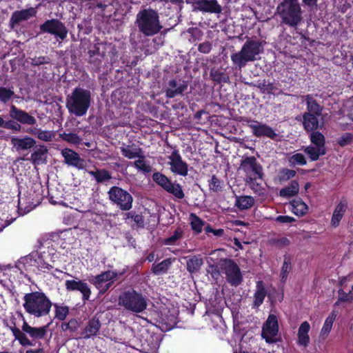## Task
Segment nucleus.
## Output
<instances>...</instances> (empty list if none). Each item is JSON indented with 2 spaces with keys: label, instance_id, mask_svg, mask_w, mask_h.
Here are the masks:
<instances>
[{
  "label": "nucleus",
  "instance_id": "e2e57ef3",
  "mask_svg": "<svg viewBox=\"0 0 353 353\" xmlns=\"http://www.w3.org/2000/svg\"><path fill=\"white\" fill-rule=\"evenodd\" d=\"M54 134L51 131H46L39 130L37 137L39 139L43 141H51L53 139Z\"/></svg>",
  "mask_w": 353,
  "mask_h": 353
},
{
  "label": "nucleus",
  "instance_id": "3c124183",
  "mask_svg": "<svg viewBox=\"0 0 353 353\" xmlns=\"http://www.w3.org/2000/svg\"><path fill=\"white\" fill-rule=\"evenodd\" d=\"M79 327V323L78 321L74 319H70L68 322H62L61 324V330L63 332H67L69 331L70 332H75L77 331L78 328Z\"/></svg>",
  "mask_w": 353,
  "mask_h": 353
},
{
  "label": "nucleus",
  "instance_id": "7ed1b4c3",
  "mask_svg": "<svg viewBox=\"0 0 353 353\" xmlns=\"http://www.w3.org/2000/svg\"><path fill=\"white\" fill-rule=\"evenodd\" d=\"M263 52L262 42L259 40L248 38L243 45L240 51L231 54L233 65L241 69L249 62L259 59V55Z\"/></svg>",
  "mask_w": 353,
  "mask_h": 353
},
{
  "label": "nucleus",
  "instance_id": "69168bd1",
  "mask_svg": "<svg viewBox=\"0 0 353 353\" xmlns=\"http://www.w3.org/2000/svg\"><path fill=\"white\" fill-rule=\"evenodd\" d=\"M220 270L216 265H210L209 269L207 271L208 273L210 274L213 279L218 280L221 276Z\"/></svg>",
  "mask_w": 353,
  "mask_h": 353
},
{
  "label": "nucleus",
  "instance_id": "5701e85b",
  "mask_svg": "<svg viewBox=\"0 0 353 353\" xmlns=\"http://www.w3.org/2000/svg\"><path fill=\"white\" fill-rule=\"evenodd\" d=\"M254 123L248 124L252 130V134L256 137H266L274 139L276 137L274 130L269 125L253 121Z\"/></svg>",
  "mask_w": 353,
  "mask_h": 353
},
{
  "label": "nucleus",
  "instance_id": "052dcab7",
  "mask_svg": "<svg viewBox=\"0 0 353 353\" xmlns=\"http://www.w3.org/2000/svg\"><path fill=\"white\" fill-rule=\"evenodd\" d=\"M51 59L48 56L35 57L31 60V65L33 66H39L43 64L50 63Z\"/></svg>",
  "mask_w": 353,
  "mask_h": 353
},
{
  "label": "nucleus",
  "instance_id": "39448f33",
  "mask_svg": "<svg viewBox=\"0 0 353 353\" xmlns=\"http://www.w3.org/2000/svg\"><path fill=\"white\" fill-rule=\"evenodd\" d=\"M281 23L296 28L302 21V10L299 0H283L276 7Z\"/></svg>",
  "mask_w": 353,
  "mask_h": 353
},
{
  "label": "nucleus",
  "instance_id": "ea45409f",
  "mask_svg": "<svg viewBox=\"0 0 353 353\" xmlns=\"http://www.w3.org/2000/svg\"><path fill=\"white\" fill-rule=\"evenodd\" d=\"M152 179L164 190H167L169 185L172 183L168 177L159 172H156L152 174Z\"/></svg>",
  "mask_w": 353,
  "mask_h": 353
},
{
  "label": "nucleus",
  "instance_id": "bf43d9fd",
  "mask_svg": "<svg viewBox=\"0 0 353 353\" xmlns=\"http://www.w3.org/2000/svg\"><path fill=\"white\" fill-rule=\"evenodd\" d=\"M222 181L219 179L216 175H212L211 179L208 181V185L210 190L219 192L221 190Z\"/></svg>",
  "mask_w": 353,
  "mask_h": 353
},
{
  "label": "nucleus",
  "instance_id": "a19ab883",
  "mask_svg": "<svg viewBox=\"0 0 353 353\" xmlns=\"http://www.w3.org/2000/svg\"><path fill=\"white\" fill-rule=\"evenodd\" d=\"M336 316V312L335 311H332L326 318L321 331V334L323 336H327L329 334L332 330L334 321H335Z\"/></svg>",
  "mask_w": 353,
  "mask_h": 353
},
{
  "label": "nucleus",
  "instance_id": "72a5a7b5",
  "mask_svg": "<svg viewBox=\"0 0 353 353\" xmlns=\"http://www.w3.org/2000/svg\"><path fill=\"white\" fill-rule=\"evenodd\" d=\"M172 264V259L168 258L159 263H153L151 268V272L154 275H161L167 274Z\"/></svg>",
  "mask_w": 353,
  "mask_h": 353
},
{
  "label": "nucleus",
  "instance_id": "a211bd4d",
  "mask_svg": "<svg viewBox=\"0 0 353 353\" xmlns=\"http://www.w3.org/2000/svg\"><path fill=\"white\" fill-rule=\"evenodd\" d=\"M65 286L67 291H77L81 293L82 300L84 303L90 299L91 295V289L89 285L82 280H66Z\"/></svg>",
  "mask_w": 353,
  "mask_h": 353
},
{
  "label": "nucleus",
  "instance_id": "aec40b11",
  "mask_svg": "<svg viewBox=\"0 0 353 353\" xmlns=\"http://www.w3.org/2000/svg\"><path fill=\"white\" fill-rule=\"evenodd\" d=\"M101 327V323L97 315H94L86 322L83 330L81 332L82 338L88 339L97 336Z\"/></svg>",
  "mask_w": 353,
  "mask_h": 353
},
{
  "label": "nucleus",
  "instance_id": "f8f14e48",
  "mask_svg": "<svg viewBox=\"0 0 353 353\" xmlns=\"http://www.w3.org/2000/svg\"><path fill=\"white\" fill-rule=\"evenodd\" d=\"M125 273L107 270L94 276L90 282L99 290V294L103 295L112 287L114 281L119 279Z\"/></svg>",
  "mask_w": 353,
  "mask_h": 353
},
{
  "label": "nucleus",
  "instance_id": "774afa93",
  "mask_svg": "<svg viewBox=\"0 0 353 353\" xmlns=\"http://www.w3.org/2000/svg\"><path fill=\"white\" fill-rule=\"evenodd\" d=\"M297 344L300 346L306 347L308 346L310 339L309 335H303L297 334Z\"/></svg>",
  "mask_w": 353,
  "mask_h": 353
},
{
  "label": "nucleus",
  "instance_id": "f3484780",
  "mask_svg": "<svg viewBox=\"0 0 353 353\" xmlns=\"http://www.w3.org/2000/svg\"><path fill=\"white\" fill-rule=\"evenodd\" d=\"M171 171L176 174L185 176L188 172V163L182 160L178 150H174L168 157Z\"/></svg>",
  "mask_w": 353,
  "mask_h": 353
},
{
  "label": "nucleus",
  "instance_id": "c85d7f7f",
  "mask_svg": "<svg viewBox=\"0 0 353 353\" xmlns=\"http://www.w3.org/2000/svg\"><path fill=\"white\" fill-rule=\"evenodd\" d=\"M303 125L306 132H313L319 128V120L317 115L305 112L303 115Z\"/></svg>",
  "mask_w": 353,
  "mask_h": 353
},
{
  "label": "nucleus",
  "instance_id": "603ef678",
  "mask_svg": "<svg viewBox=\"0 0 353 353\" xmlns=\"http://www.w3.org/2000/svg\"><path fill=\"white\" fill-rule=\"evenodd\" d=\"M190 225L192 230L199 234L202 232L204 221L194 213L190 214Z\"/></svg>",
  "mask_w": 353,
  "mask_h": 353
},
{
  "label": "nucleus",
  "instance_id": "b1692460",
  "mask_svg": "<svg viewBox=\"0 0 353 353\" xmlns=\"http://www.w3.org/2000/svg\"><path fill=\"white\" fill-rule=\"evenodd\" d=\"M347 209V201L345 199H342L336 205L333 212L331 219V225L336 228L339 225L341 219H343L346 210Z\"/></svg>",
  "mask_w": 353,
  "mask_h": 353
},
{
  "label": "nucleus",
  "instance_id": "4c0bfd02",
  "mask_svg": "<svg viewBox=\"0 0 353 353\" xmlns=\"http://www.w3.org/2000/svg\"><path fill=\"white\" fill-rule=\"evenodd\" d=\"M88 173L98 183L106 182L112 179L110 172L105 169H97L95 171H88Z\"/></svg>",
  "mask_w": 353,
  "mask_h": 353
},
{
  "label": "nucleus",
  "instance_id": "f03ea898",
  "mask_svg": "<svg viewBox=\"0 0 353 353\" xmlns=\"http://www.w3.org/2000/svg\"><path fill=\"white\" fill-rule=\"evenodd\" d=\"M135 25L139 32L145 37H153L159 33L163 28L158 11L151 8H143L139 11L137 14Z\"/></svg>",
  "mask_w": 353,
  "mask_h": 353
},
{
  "label": "nucleus",
  "instance_id": "2eb2a0df",
  "mask_svg": "<svg viewBox=\"0 0 353 353\" xmlns=\"http://www.w3.org/2000/svg\"><path fill=\"white\" fill-rule=\"evenodd\" d=\"M192 10L194 12L219 14L222 7L217 0H192Z\"/></svg>",
  "mask_w": 353,
  "mask_h": 353
},
{
  "label": "nucleus",
  "instance_id": "09e8293b",
  "mask_svg": "<svg viewBox=\"0 0 353 353\" xmlns=\"http://www.w3.org/2000/svg\"><path fill=\"white\" fill-rule=\"evenodd\" d=\"M184 233V230L181 226H177L174 232V234L168 238H166L163 241V243L166 245H174L176 241L181 239Z\"/></svg>",
  "mask_w": 353,
  "mask_h": 353
},
{
  "label": "nucleus",
  "instance_id": "cd10ccee",
  "mask_svg": "<svg viewBox=\"0 0 353 353\" xmlns=\"http://www.w3.org/2000/svg\"><path fill=\"white\" fill-rule=\"evenodd\" d=\"M291 211L299 217L305 215L309 210L307 205L301 198H296L290 202Z\"/></svg>",
  "mask_w": 353,
  "mask_h": 353
},
{
  "label": "nucleus",
  "instance_id": "4d7b16f0",
  "mask_svg": "<svg viewBox=\"0 0 353 353\" xmlns=\"http://www.w3.org/2000/svg\"><path fill=\"white\" fill-rule=\"evenodd\" d=\"M353 143V134L350 132H345L338 139L337 143L341 147L351 145Z\"/></svg>",
  "mask_w": 353,
  "mask_h": 353
},
{
  "label": "nucleus",
  "instance_id": "c9c22d12",
  "mask_svg": "<svg viewBox=\"0 0 353 353\" xmlns=\"http://www.w3.org/2000/svg\"><path fill=\"white\" fill-rule=\"evenodd\" d=\"M48 150L45 145H40L33 153L31 154V161L33 164H40L44 163L46 159V154Z\"/></svg>",
  "mask_w": 353,
  "mask_h": 353
},
{
  "label": "nucleus",
  "instance_id": "58836bf2",
  "mask_svg": "<svg viewBox=\"0 0 353 353\" xmlns=\"http://www.w3.org/2000/svg\"><path fill=\"white\" fill-rule=\"evenodd\" d=\"M304 152L309 156L311 161H317L320 156L325 154L326 150L325 148L310 145L304 149Z\"/></svg>",
  "mask_w": 353,
  "mask_h": 353
},
{
  "label": "nucleus",
  "instance_id": "5fc2aeb1",
  "mask_svg": "<svg viewBox=\"0 0 353 353\" xmlns=\"http://www.w3.org/2000/svg\"><path fill=\"white\" fill-rule=\"evenodd\" d=\"M59 137L63 141L72 144H79L81 141L79 136L75 133L63 132L62 134H59Z\"/></svg>",
  "mask_w": 353,
  "mask_h": 353
},
{
  "label": "nucleus",
  "instance_id": "de8ad7c7",
  "mask_svg": "<svg viewBox=\"0 0 353 353\" xmlns=\"http://www.w3.org/2000/svg\"><path fill=\"white\" fill-rule=\"evenodd\" d=\"M15 94L13 88L0 86V102L6 104L14 97Z\"/></svg>",
  "mask_w": 353,
  "mask_h": 353
},
{
  "label": "nucleus",
  "instance_id": "0eeeda50",
  "mask_svg": "<svg viewBox=\"0 0 353 353\" xmlns=\"http://www.w3.org/2000/svg\"><path fill=\"white\" fill-rule=\"evenodd\" d=\"M118 305L134 314L143 312L148 306L146 297L133 288L121 292L118 299Z\"/></svg>",
  "mask_w": 353,
  "mask_h": 353
},
{
  "label": "nucleus",
  "instance_id": "338daca9",
  "mask_svg": "<svg viewBox=\"0 0 353 353\" xmlns=\"http://www.w3.org/2000/svg\"><path fill=\"white\" fill-rule=\"evenodd\" d=\"M101 57L96 56L94 57H89V63L92 66L94 70H99L101 66L102 60Z\"/></svg>",
  "mask_w": 353,
  "mask_h": 353
},
{
  "label": "nucleus",
  "instance_id": "393cba45",
  "mask_svg": "<svg viewBox=\"0 0 353 353\" xmlns=\"http://www.w3.org/2000/svg\"><path fill=\"white\" fill-rule=\"evenodd\" d=\"M11 143L17 151L26 150L33 148L36 144V141L28 136L23 138L13 137L11 139Z\"/></svg>",
  "mask_w": 353,
  "mask_h": 353
},
{
  "label": "nucleus",
  "instance_id": "2f4dec72",
  "mask_svg": "<svg viewBox=\"0 0 353 353\" xmlns=\"http://www.w3.org/2000/svg\"><path fill=\"white\" fill-rule=\"evenodd\" d=\"M203 264V259L201 255L192 256L186 262V269L190 274L198 272Z\"/></svg>",
  "mask_w": 353,
  "mask_h": 353
},
{
  "label": "nucleus",
  "instance_id": "0e129e2a",
  "mask_svg": "<svg viewBox=\"0 0 353 353\" xmlns=\"http://www.w3.org/2000/svg\"><path fill=\"white\" fill-rule=\"evenodd\" d=\"M212 48L211 42L206 41L203 42L198 46V51L203 54H208L210 52Z\"/></svg>",
  "mask_w": 353,
  "mask_h": 353
},
{
  "label": "nucleus",
  "instance_id": "79ce46f5",
  "mask_svg": "<svg viewBox=\"0 0 353 353\" xmlns=\"http://www.w3.org/2000/svg\"><path fill=\"white\" fill-rule=\"evenodd\" d=\"M337 293L338 299L335 305H338L340 303H352L353 301V285L348 292H345L343 288H339Z\"/></svg>",
  "mask_w": 353,
  "mask_h": 353
},
{
  "label": "nucleus",
  "instance_id": "c756f323",
  "mask_svg": "<svg viewBox=\"0 0 353 353\" xmlns=\"http://www.w3.org/2000/svg\"><path fill=\"white\" fill-rule=\"evenodd\" d=\"M292 270V256L289 254L283 255V262L280 271V281L285 283L290 272Z\"/></svg>",
  "mask_w": 353,
  "mask_h": 353
},
{
  "label": "nucleus",
  "instance_id": "49530a36",
  "mask_svg": "<svg viewBox=\"0 0 353 353\" xmlns=\"http://www.w3.org/2000/svg\"><path fill=\"white\" fill-rule=\"evenodd\" d=\"M310 139L311 143L316 147L320 148H325V139L324 135L318 131H313L310 132Z\"/></svg>",
  "mask_w": 353,
  "mask_h": 353
},
{
  "label": "nucleus",
  "instance_id": "20e7f679",
  "mask_svg": "<svg viewBox=\"0 0 353 353\" xmlns=\"http://www.w3.org/2000/svg\"><path fill=\"white\" fill-rule=\"evenodd\" d=\"M12 325L9 326L14 339L17 340L23 347L32 346L33 343L26 336L28 334L32 340H40L46 336L48 327L51 323L41 327H32L23 319L21 330L17 327L14 321L11 322Z\"/></svg>",
  "mask_w": 353,
  "mask_h": 353
},
{
  "label": "nucleus",
  "instance_id": "ddd939ff",
  "mask_svg": "<svg viewBox=\"0 0 353 353\" xmlns=\"http://www.w3.org/2000/svg\"><path fill=\"white\" fill-rule=\"evenodd\" d=\"M41 33H48L54 35L57 39L64 40L68 36V30L65 24L58 19L46 20L40 25Z\"/></svg>",
  "mask_w": 353,
  "mask_h": 353
},
{
  "label": "nucleus",
  "instance_id": "680f3d73",
  "mask_svg": "<svg viewBox=\"0 0 353 353\" xmlns=\"http://www.w3.org/2000/svg\"><path fill=\"white\" fill-rule=\"evenodd\" d=\"M272 243L278 248L281 249L285 246H288L290 244V241L287 237H281L272 239Z\"/></svg>",
  "mask_w": 353,
  "mask_h": 353
},
{
  "label": "nucleus",
  "instance_id": "864d4df0",
  "mask_svg": "<svg viewBox=\"0 0 353 353\" xmlns=\"http://www.w3.org/2000/svg\"><path fill=\"white\" fill-rule=\"evenodd\" d=\"M138 159V160H136L133 163L134 168L144 173H150L152 171V167L150 164L146 163L145 156L143 155V158Z\"/></svg>",
  "mask_w": 353,
  "mask_h": 353
},
{
  "label": "nucleus",
  "instance_id": "4468645a",
  "mask_svg": "<svg viewBox=\"0 0 353 353\" xmlns=\"http://www.w3.org/2000/svg\"><path fill=\"white\" fill-rule=\"evenodd\" d=\"M279 332V323L277 316L270 314L265 323L263 325L261 336L268 343H275L277 342L276 336Z\"/></svg>",
  "mask_w": 353,
  "mask_h": 353
},
{
  "label": "nucleus",
  "instance_id": "13d9d810",
  "mask_svg": "<svg viewBox=\"0 0 353 353\" xmlns=\"http://www.w3.org/2000/svg\"><path fill=\"white\" fill-rule=\"evenodd\" d=\"M289 162L293 165H305L307 163L305 156L301 153H296L291 156L289 159Z\"/></svg>",
  "mask_w": 353,
  "mask_h": 353
},
{
  "label": "nucleus",
  "instance_id": "c03bdc74",
  "mask_svg": "<svg viewBox=\"0 0 353 353\" xmlns=\"http://www.w3.org/2000/svg\"><path fill=\"white\" fill-rule=\"evenodd\" d=\"M35 256L36 264H35V272L37 273L39 271L46 272V270H50L53 268V266L48 263L43 259L42 254H37Z\"/></svg>",
  "mask_w": 353,
  "mask_h": 353
},
{
  "label": "nucleus",
  "instance_id": "8fccbe9b",
  "mask_svg": "<svg viewBox=\"0 0 353 353\" xmlns=\"http://www.w3.org/2000/svg\"><path fill=\"white\" fill-rule=\"evenodd\" d=\"M165 191L178 199H182L185 196L182 187L179 183H172Z\"/></svg>",
  "mask_w": 353,
  "mask_h": 353
},
{
  "label": "nucleus",
  "instance_id": "423d86ee",
  "mask_svg": "<svg viewBox=\"0 0 353 353\" xmlns=\"http://www.w3.org/2000/svg\"><path fill=\"white\" fill-rule=\"evenodd\" d=\"M91 92L89 90L75 88L66 97V108L70 113L77 116L85 115L91 104Z\"/></svg>",
  "mask_w": 353,
  "mask_h": 353
},
{
  "label": "nucleus",
  "instance_id": "a18cd8bd",
  "mask_svg": "<svg viewBox=\"0 0 353 353\" xmlns=\"http://www.w3.org/2000/svg\"><path fill=\"white\" fill-rule=\"evenodd\" d=\"M54 308V318L63 321L69 314L70 308L67 305H59L58 303H53Z\"/></svg>",
  "mask_w": 353,
  "mask_h": 353
},
{
  "label": "nucleus",
  "instance_id": "e433bc0d",
  "mask_svg": "<svg viewBox=\"0 0 353 353\" xmlns=\"http://www.w3.org/2000/svg\"><path fill=\"white\" fill-rule=\"evenodd\" d=\"M254 204V199L252 196H239L236 199L235 206L240 210L251 208Z\"/></svg>",
  "mask_w": 353,
  "mask_h": 353
},
{
  "label": "nucleus",
  "instance_id": "4be33fe9",
  "mask_svg": "<svg viewBox=\"0 0 353 353\" xmlns=\"http://www.w3.org/2000/svg\"><path fill=\"white\" fill-rule=\"evenodd\" d=\"M188 82L185 81H178L176 79H171L165 89V97L172 99L178 95H181L188 89Z\"/></svg>",
  "mask_w": 353,
  "mask_h": 353
},
{
  "label": "nucleus",
  "instance_id": "6e6552de",
  "mask_svg": "<svg viewBox=\"0 0 353 353\" xmlns=\"http://www.w3.org/2000/svg\"><path fill=\"white\" fill-rule=\"evenodd\" d=\"M239 169L245 174V182L250 188L258 186L257 179H262L264 175L262 165L254 156L245 157L241 161Z\"/></svg>",
  "mask_w": 353,
  "mask_h": 353
},
{
  "label": "nucleus",
  "instance_id": "6ab92c4d",
  "mask_svg": "<svg viewBox=\"0 0 353 353\" xmlns=\"http://www.w3.org/2000/svg\"><path fill=\"white\" fill-rule=\"evenodd\" d=\"M37 13L36 8H29L12 12L9 21V27L14 29L15 26L23 21H27L31 17H36Z\"/></svg>",
  "mask_w": 353,
  "mask_h": 353
},
{
  "label": "nucleus",
  "instance_id": "37998d69",
  "mask_svg": "<svg viewBox=\"0 0 353 353\" xmlns=\"http://www.w3.org/2000/svg\"><path fill=\"white\" fill-rule=\"evenodd\" d=\"M257 87L262 93H265L268 94H274L277 88L275 86L274 83H271L270 81H266L263 80L261 81L260 80L257 81L256 85H254Z\"/></svg>",
  "mask_w": 353,
  "mask_h": 353
},
{
  "label": "nucleus",
  "instance_id": "9d476101",
  "mask_svg": "<svg viewBox=\"0 0 353 353\" xmlns=\"http://www.w3.org/2000/svg\"><path fill=\"white\" fill-rule=\"evenodd\" d=\"M9 115L13 120L6 121L4 128L16 132L21 130L20 123L30 125H34L37 123V120L33 116L14 105L10 106Z\"/></svg>",
  "mask_w": 353,
  "mask_h": 353
},
{
  "label": "nucleus",
  "instance_id": "1a4fd4ad",
  "mask_svg": "<svg viewBox=\"0 0 353 353\" xmlns=\"http://www.w3.org/2000/svg\"><path fill=\"white\" fill-rule=\"evenodd\" d=\"M110 203L117 209L128 212L133 205V196L126 190L117 185L112 186L107 192Z\"/></svg>",
  "mask_w": 353,
  "mask_h": 353
},
{
  "label": "nucleus",
  "instance_id": "9b49d317",
  "mask_svg": "<svg viewBox=\"0 0 353 353\" xmlns=\"http://www.w3.org/2000/svg\"><path fill=\"white\" fill-rule=\"evenodd\" d=\"M219 268L225 274L227 282L232 286H239L243 282V278L239 266L231 259H221L219 261Z\"/></svg>",
  "mask_w": 353,
  "mask_h": 353
},
{
  "label": "nucleus",
  "instance_id": "f257e3e1",
  "mask_svg": "<svg viewBox=\"0 0 353 353\" xmlns=\"http://www.w3.org/2000/svg\"><path fill=\"white\" fill-rule=\"evenodd\" d=\"M23 307L30 316L40 318L48 315L53 303L42 291H34L24 294Z\"/></svg>",
  "mask_w": 353,
  "mask_h": 353
},
{
  "label": "nucleus",
  "instance_id": "6e6d98bb",
  "mask_svg": "<svg viewBox=\"0 0 353 353\" xmlns=\"http://www.w3.org/2000/svg\"><path fill=\"white\" fill-rule=\"evenodd\" d=\"M296 172L288 168H283L279 171V179L281 181H286L296 176Z\"/></svg>",
  "mask_w": 353,
  "mask_h": 353
},
{
  "label": "nucleus",
  "instance_id": "7c9ffc66",
  "mask_svg": "<svg viewBox=\"0 0 353 353\" xmlns=\"http://www.w3.org/2000/svg\"><path fill=\"white\" fill-rule=\"evenodd\" d=\"M210 79L216 83H226L229 82L230 77L225 70L222 68H212L210 72Z\"/></svg>",
  "mask_w": 353,
  "mask_h": 353
},
{
  "label": "nucleus",
  "instance_id": "bb28decb",
  "mask_svg": "<svg viewBox=\"0 0 353 353\" xmlns=\"http://www.w3.org/2000/svg\"><path fill=\"white\" fill-rule=\"evenodd\" d=\"M267 295V290L265 288L264 283L262 281H258L256 285V291L254 294V301L252 308H258L263 303Z\"/></svg>",
  "mask_w": 353,
  "mask_h": 353
},
{
  "label": "nucleus",
  "instance_id": "dca6fc26",
  "mask_svg": "<svg viewBox=\"0 0 353 353\" xmlns=\"http://www.w3.org/2000/svg\"><path fill=\"white\" fill-rule=\"evenodd\" d=\"M61 153L65 164L78 170H85L87 162L84 159L81 158L77 152L66 148L63 149Z\"/></svg>",
  "mask_w": 353,
  "mask_h": 353
},
{
  "label": "nucleus",
  "instance_id": "473e14b6",
  "mask_svg": "<svg viewBox=\"0 0 353 353\" xmlns=\"http://www.w3.org/2000/svg\"><path fill=\"white\" fill-rule=\"evenodd\" d=\"M305 103L307 105V113L314 114V115L321 116L323 110V107L320 105L317 101L312 94H307L305 97Z\"/></svg>",
  "mask_w": 353,
  "mask_h": 353
},
{
  "label": "nucleus",
  "instance_id": "f704fd0d",
  "mask_svg": "<svg viewBox=\"0 0 353 353\" xmlns=\"http://www.w3.org/2000/svg\"><path fill=\"white\" fill-rule=\"evenodd\" d=\"M299 191V184L296 180H292L290 184L280 190L279 195L283 198H290L296 196Z\"/></svg>",
  "mask_w": 353,
  "mask_h": 353
},
{
  "label": "nucleus",
  "instance_id": "412c9836",
  "mask_svg": "<svg viewBox=\"0 0 353 353\" xmlns=\"http://www.w3.org/2000/svg\"><path fill=\"white\" fill-rule=\"evenodd\" d=\"M35 264V256L33 254H28L20 258L16 263L15 267L19 270L21 274H23L26 277L28 274L36 273Z\"/></svg>",
  "mask_w": 353,
  "mask_h": 353
},
{
  "label": "nucleus",
  "instance_id": "a878e982",
  "mask_svg": "<svg viewBox=\"0 0 353 353\" xmlns=\"http://www.w3.org/2000/svg\"><path fill=\"white\" fill-rule=\"evenodd\" d=\"M120 150L122 155L128 159L143 157L142 148L134 143L121 146Z\"/></svg>",
  "mask_w": 353,
  "mask_h": 353
}]
</instances>
